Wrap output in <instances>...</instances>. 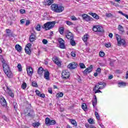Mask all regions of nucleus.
Segmentation results:
<instances>
[{
    "label": "nucleus",
    "mask_w": 128,
    "mask_h": 128,
    "mask_svg": "<svg viewBox=\"0 0 128 128\" xmlns=\"http://www.w3.org/2000/svg\"><path fill=\"white\" fill-rule=\"evenodd\" d=\"M71 56L73 58H76V53L74 52H71Z\"/></svg>",
    "instance_id": "52"
},
{
    "label": "nucleus",
    "mask_w": 128,
    "mask_h": 128,
    "mask_svg": "<svg viewBox=\"0 0 128 128\" xmlns=\"http://www.w3.org/2000/svg\"><path fill=\"white\" fill-rule=\"evenodd\" d=\"M36 94H37V96H40V92L38 91V90H36Z\"/></svg>",
    "instance_id": "55"
},
{
    "label": "nucleus",
    "mask_w": 128,
    "mask_h": 128,
    "mask_svg": "<svg viewBox=\"0 0 128 128\" xmlns=\"http://www.w3.org/2000/svg\"><path fill=\"white\" fill-rule=\"evenodd\" d=\"M17 68H18V72L22 71V65L20 64H18Z\"/></svg>",
    "instance_id": "37"
},
{
    "label": "nucleus",
    "mask_w": 128,
    "mask_h": 128,
    "mask_svg": "<svg viewBox=\"0 0 128 128\" xmlns=\"http://www.w3.org/2000/svg\"><path fill=\"white\" fill-rule=\"evenodd\" d=\"M30 46H32V44H28L26 46V48H30Z\"/></svg>",
    "instance_id": "62"
},
{
    "label": "nucleus",
    "mask_w": 128,
    "mask_h": 128,
    "mask_svg": "<svg viewBox=\"0 0 128 128\" xmlns=\"http://www.w3.org/2000/svg\"><path fill=\"white\" fill-rule=\"evenodd\" d=\"M80 68H86V66L84 65V63H80Z\"/></svg>",
    "instance_id": "45"
},
{
    "label": "nucleus",
    "mask_w": 128,
    "mask_h": 128,
    "mask_svg": "<svg viewBox=\"0 0 128 128\" xmlns=\"http://www.w3.org/2000/svg\"><path fill=\"white\" fill-rule=\"evenodd\" d=\"M0 104L4 108H6L8 104H6V100L4 99L2 96H0Z\"/></svg>",
    "instance_id": "7"
},
{
    "label": "nucleus",
    "mask_w": 128,
    "mask_h": 128,
    "mask_svg": "<svg viewBox=\"0 0 128 128\" xmlns=\"http://www.w3.org/2000/svg\"><path fill=\"white\" fill-rule=\"evenodd\" d=\"M96 72L98 74H100V72H102V69L100 68H98L96 70Z\"/></svg>",
    "instance_id": "53"
},
{
    "label": "nucleus",
    "mask_w": 128,
    "mask_h": 128,
    "mask_svg": "<svg viewBox=\"0 0 128 128\" xmlns=\"http://www.w3.org/2000/svg\"><path fill=\"white\" fill-rule=\"evenodd\" d=\"M26 70L28 76H32V74H34L32 68L29 66L26 68Z\"/></svg>",
    "instance_id": "15"
},
{
    "label": "nucleus",
    "mask_w": 128,
    "mask_h": 128,
    "mask_svg": "<svg viewBox=\"0 0 128 128\" xmlns=\"http://www.w3.org/2000/svg\"><path fill=\"white\" fill-rule=\"evenodd\" d=\"M2 66L4 72H8L10 70V66L8 64H2Z\"/></svg>",
    "instance_id": "18"
},
{
    "label": "nucleus",
    "mask_w": 128,
    "mask_h": 128,
    "mask_svg": "<svg viewBox=\"0 0 128 128\" xmlns=\"http://www.w3.org/2000/svg\"><path fill=\"white\" fill-rule=\"evenodd\" d=\"M93 31L95 32H104L102 26L98 25L93 26Z\"/></svg>",
    "instance_id": "4"
},
{
    "label": "nucleus",
    "mask_w": 128,
    "mask_h": 128,
    "mask_svg": "<svg viewBox=\"0 0 128 128\" xmlns=\"http://www.w3.org/2000/svg\"><path fill=\"white\" fill-rule=\"evenodd\" d=\"M56 122L54 120H50V126H54Z\"/></svg>",
    "instance_id": "39"
},
{
    "label": "nucleus",
    "mask_w": 128,
    "mask_h": 128,
    "mask_svg": "<svg viewBox=\"0 0 128 128\" xmlns=\"http://www.w3.org/2000/svg\"><path fill=\"white\" fill-rule=\"evenodd\" d=\"M56 98H62L64 96V93H58L56 95Z\"/></svg>",
    "instance_id": "33"
},
{
    "label": "nucleus",
    "mask_w": 128,
    "mask_h": 128,
    "mask_svg": "<svg viewBox=\"0 0 128 128\" xmlns=\"http://www.w3.org/2000/svg\"><path fill=\"white\" fill-rule=\"evenodd\" d=\"M32 126H34V128H36V126H40V123L36 122L35 123H33L32 124Z\"/></svg>",
    "instance_id": "43"
},
{
    "label": "nucleus",
    "mask_w": 128,
    "mask_h": 128,
    "mask_svg": "<svg viewBox=\"0 0 128 128\" xmlns=\"http://www.w3.org/2000/svg\"><path fill=\"white\" fill-rule=\"evenodd\" d=\"M27 110L28 112H26V116H30V118H34V110L32 109H28Z\"/></svg>",
    "instance_id": "9"
},
{
    "label": "nucleus",
    "mask_w": 128,
    "mask_h": 128,
    "mask_svg": "<svg viewBox=\"0 0 128 128\" xmlns=\"http://www.w3.org/2000/svg\"><path fill=\"white\" fill-rule=\"evenodd\" d=\"M82 110H86V108H87L86 104L84 103L82 105Z\"/></svg>",
    "instance_id": "40"
},
{
    "label": "nucleus",
    "mask_w": 128,
    "mask_h": 128,
    "mask_svg": "<svg viewBox=\"0 0 128 128\" xmlns=\"http://www.w3.org/2000/svg\"><path fill=\"white\" fill-rule=\"evenodd\" d=\"M6 94L10 96H11V98H14V92H12V90L8 88V86H6Z\"/></svg>",
    "instance_id": "10"
},
{
    "label": "nucleus",
    "mask_w": 128,
    "mask_h": 128,
    "mask_svg": "<svg viewBox=\"0 0 128 128\" xmlns=\"http://www.w3.org/2000/svg\"><path fill=\"white\" fill-rule=\"evenodd\" d=\"M13 106H14V108L15 110H16V108H18V106L16 105V102H14L13 103Z\"/></svg>",
    "instance_id": "54"
},
{
    "label": "nucleus",
    "mask_w": 128,
    "mask_h": 128,
    "mask_svg": "<svg viewBox=\"0 0 128 128\" xmlns=\"http://www.w3.org/2000/svg\"><path fill=\"white\" fill-rule=\"evenodd\" d=\"M50 8L52 10H53V12H64V6H58V5L56 4H52Z\"/></svg>",
    "instance_id": "2"
},
{
    "label": "nucleus",
    "mask_w": 128,
    "mask_h": 128,
    "mask_svg": "<svg viewBox=\"0 0 128 128\" xmlns=\"http://www.w3.org/2000/svg\"><path fill=\"white\" fill-rule=\"evenodd\" d=\"M100 56L102 58H103V56H104V52H100L99 53Z\"/></svg>",
    "instance_id": "49"
},
{
    "label": "nucleus",
    "mask_w": 128,
    "mask_h": 128,
    "mask_svg": "<svg viewBox=\"0 0 128 128\" xmlns=\"http://www.w3.org/2000/svg\"><path fill=\"white\" fill-rule=\"evenodd\" d=\"M56 23V21L46 22L42 26V28L46 30H52V28H54Z\"/></svg>",
    "instance_id": "1"
},
{
    "label": "nucleus",
    "mask_w": 128,
    "mask_h": 128,
    "mask_svg": "<svg viewBox=\"0 0 128 128\" xmlns=\"http://www.w3.org/2000/svg\"><path fill=\"white\" fill-rule=\"evenodd\" d=\"M44 72L45 71L42 67H40L38 68L37 72L39 75V76H44Z\"/></svg>",
    "instance_id": "13"
},
{
    "label": "nucleus",
    "mask_w": 128,
    "mask_h": 128,
    "mask_svg": "<svg viewBox=\"0 0 128 128\" xmlns=\"http://www.w3.org/2000/svg\"><path fill=\"white\" fill-rule=\"evenodd\" d=\"M78 64L76 62H72L68 65V68L70 70H74V68H76Z\"/></svg>",
    "instance_id": "11"
},
{
    "label": "nucleus",
    "mask_w": 128,
    "mask_h": 128,
    "mask_svg": "<svg viewBox=\"0 0 128 128\" xmlns=\"http://www.w3.org/2000/svg\"><path fill=\"white\" fill-rule=\"evenodd\" d=\"M88 122H89V124H94V120H92V118H90L88 120Z\"/></svg>",
    "instance_id": "44"
},
{
    "label": "nucleus",
    "mask_w": 128,
    "mask_h": 128,
    "mask_svg": "<svg viewBox=\"0 0 128 128\" xmlns=\"http://www.w3.org/2000/svg\"><path fill=\"white\" fill-rule=\"evenodd\" d=\"M58 32L60 34H64V27H60L58 28Z\"/></svg>",
    "instance_id": "26"
},
{
    "label": "nucleus",
    "mask_w": 128,
    "mask_h": 128,
    "mask_svg": "<svg viewBox=\"0 0 128 128\" xmlns=\"http://www.w3.org/2000/svg\"><path fill=\"white\" fill-rule=\"evenodd\" d=\"M71 20H76V16H72L70 18Z\"/></svg>",
    "instance_id": "58"
},
{
    "label": "nucleus",
    "mask_w": 128,
    "mask_h": 128,
    "mask_svg": "<svg viewBox=\"0 0 128 128\" xmlns=\"http://www.w3.org/2000/svg\"><path fill=\"white\" fill-rule=\"evenodd\" d=\"M45 124L46 126H50V119L48 118H46L45 119Z\"/></svg>",
    "instance_id": "25"
},
{
    "label": "nucleus",
    "mask_w": 128,
    "mask_h": 128,
    "mask_svg": "<svg viewBox=\"0 0 128 128\" xmlns=\"http://www.w3.org/2000/svg\"><path fill=\"white\" fill-rule=\"evenodd\" d=\"M66 36L68 40H74V35L71 32H67L66 34Z\"/></svg>",
    "instance_id": "12"
},
{
    "label": "nucleus",
    "mask_w": 128,
    "mask_h": 128,
    "mask_svg": "<svg viewBox=\"0 0 128 128\" xmlns=\"http://www.w3.org/2000/svg\"><path fill=\"white\" fill-rule=\"evenodd\" d=\"M82 16L83 20L86 22H92V18L86 14H83L82 15Z\"/></svg>",
    "instance_id": "8"
},
{
    "label": "nucleus",
    "mask_w": 128,
    "mask_h": 128,
    "mask_svg": "<svg viewBox=\"0 0 128 128\" xmlns=\"http://www.w3.org/2000/svg\"><path fill=\"white\" fill-rule=\"evenodd\" d=\"M22 88L23 90H26V83L24 82L22 85Z\"/></svg>",
    "instance_id": "42"
},
{
    "label": "nucleus",
    "mask_w": 128,
    "mask_h": 128,
    "mask_svg": "<svg viewBox=\"0 0 128 128\" xmlns=\"http://www.w3.org/2000/svg\"><path fill=\"white\" fill-rule=\"evenodd\" d=\"M52 60L55 64H57L58 62H60L58 60V58L56 56L53 57L52 58Z\"/></svg>",
    "instance_id": "29"
},
{
    "label": "nucleus",
    "mask_w": 128,
    "mask_h": 128,
    "mask_svg": "<svg viewBox=\"0 0 128 128\" xmlns=\"http://www.w3.org/2000/svg\"><path fill=\"white\" fill-rule=\"evenodd\" d=\"M7 76L9 78H12V73L10 70H8L7 72H4Z\"/></svg>",
    "instance_id": "23"
},
{
    "label": "nucleus",
    "mask_w": 128,
    "mask_h": 128,
    "mask_svg": "<svg viewBox=\"0 0 128 128\" xmlns=\"http://www.w3.org/2000/svg\"><path fill=\"white\" fill-rule=\"evenodd\" d=\"M46 4H47L48 6H50L52 4V2L50 0H46L45 2Z\"/></svg>",
    "instance_id": "34"
},
{
    "label": "nucleus",
    "mask_w": 128,
    "mask_h": 128,
    "mask_svg": "<svg viewBox=\"0 0 128 128\" xmlns=\"http://www.w3.org/2000/svg\"><path fill=\"white\" fill-rule=\"evenodd\" d=\"M24 20H26L24 19L21 20H20V24H24Z\"/></svg>",
    "instance_id": "63"
},
{
    "label": "nucleus",
    "mask_w": 128,
    "mask_h": 128,
    "mask_svg": "<svg viewBox=\"0 0 128 128\" xmlns=\"http://www.w3.org/2000/svg\"><path fill=\"white\" fill-rule=\"evenodd\" d=\"M20 12L22 14H24L26 13V10H24V9H21V10H20Z\"/></svg>",
    "instance_id": "56"
},
{
    "label": "nucleus",
    "mask_w": 128,
    "mask_h": 128,
    "mask_svg": "<svg viewBox=\"0 0 128 128\" xmlns=\"http://www.w3.org/2000/svg\"><path fill=\"white\" fill-rule=\"evenodd\" d=\"M42 44H48V40L46 39H43L42 40Z\"/></svg>",
    "instance_id": "50"
},
{
    "label": "nucleus",
    "mask_w": 128,
    "mask_h": 128,
    "mask_svg": "<svg viewBox=\"0 0 128 128\" xmlns=\"http://www.w3.org/2000/svg\"><path fill=\"white\" fill-rule=\"evenodd\" d=\"M118 84L119 88H120V86H126V84L124 82H120Z\"/></svg>",
    "instance_id": "31"
},
{
    "label": "nucleus",
    "mask_w": 128,
    "mask_h": 128,
    "mask_svg": "<svg viewBox=\"0 0 128 128\" xmlns=\"http://www.w3.org/2000/svg\"><path fill=\"white\" fill-rule=\"evenodd\" d=\"M56 64L58 66H62V62L60 61H59V62H58V63H56Z\"/></svg>",
    "instance_id": "57"
},
{
    "label": "nucleus",
    "mask_w": 128,
    "mask_h": 128,
    "mask_svg": "<svg viewBox=\"0 0 128 128\" xmlns=\"http://www.w3.org/2000/svg\"><path fill=\"white\" fill-rule=\"evenodd\" d=\"M106 16L107 18H110V16H112V14L111 13H106Z\"/></svg>",
    "instance_id": "46"
},
{
    "label": "nucleus",
    "mask_w": 128,
    "mask_h": 128,
    "mask_svg": "<svg viewBox=\"0 0 128 128\" xmlns=\"http://www.w3.org/2000/svg\"><path fill=\"white\" fill-rule=\"evenodd\" d=\"M93 68L94 67L92 66V65H90V67L87 68L88 73L91 72H92Z\"/></svg>",
    "instance_id": "35"
},
{
    "label": "nucleus",
    "mask_w": 128,
    "mask_h": 128,
    "mask_svg": "<svg viewBox=\"0 0 128 128\" xmlns=\"http://www.w3.org/2000/svg\"><path fill=\"white\" fill-rule=\"evenodd\" d=\"M92 106L94 108L96 106V104H98V100H96V95H94V100L92 101Z\"/></svg>",
    "instance_id": "22"
},
{
    "label": "nucleus",
    "mask_w": 128,
    "mask_h": 128,
    "mask_svg": "<svg viewBox=\"0 0 128 128\" xmlns=\"http://www.w3.org/2000/svg\"><path fill=\"white\" fill-rule=\"evenodd\" d=\"M116 40L118 41V46H120V44H123L124 46L126 44V40L124 39L120 38V36L118 34L116 35Z\"/></svg>",
    "instance_id": "5"
},
{
    "label": "nucleus",
    "mask_w": 128,
    "mask_h": 128,
    "mask_svg": "<svg viewBox=\"0 0 128 128\" xmlns=\"http://www.w3.org/2000/svg\"><path fill=\"white\" fill-rule=\"evenodd\" d=\"M88 34H86L82 38V40L84 42H88Z\"/></svg>",
    "instance_id": "24"
},
{
    "label": "nucleus",
    "mask_w": 128,
    "mask_h": 128,
    "mask_svg": "<svg viewBox=\"0 0 128 128\" xmlns=\"http://www.w3.org/2000/svg\"><path fill=\"white\" fill-rule=\"evenodd\" d=\"M1 62L3 63V64H6V60H4V58H2Z\"/></svg>",
    "instance_id": "61"
},
{
    "label": "nucleus",
    "mask_w": 128,
    "mask_h": 128,
    "mask_svg": "<svg viewBox=\"0 0 128 128\" xmlns=\"http://www.w3.org/2000/svg\"><path fill=\"white\" fill-rule=\"evenodd\" d=\"M66 24L68 26H72V22L70 21H66Z\"/></svg>",
    "instance_id": "51"
},
{
    "label": "nucleus",
    "mask_w": 128,
    "mask_h": 128,
    "mask_svg": "<svg viewBox=\"0 0 128 128\" xmlns=\"http://www.w3.org/2000/svg\"><path fill=\"white\" fill-rule=\"evenodd\" d=\"M105 46L106 48H110V46H112V44L110 42L106 43L105 44Z\"/></svg>",
    "instance_id": "47"
},
{
    "label": "nucleus",
    "mask_w": 128,
    "mask_h": 128,
    "mask_svg": "<svg viewBox=\"0 0 128 128\" xmlns=\"http://www.w3.org/2000/svg\"><path fill=\"white\" fill-rule=\"evenodd\" d=\"M2 120H5V122H10V118L6 117L5 115L2 116Z\"/></svg>",
    "instance_id": "30"
},
{
    "label": "nucleus",
    "mask_w": 128,
    "mask_h": 128,
    "mask_svg": "<svg viewBox=\"0 0 128 128\" xmlns=\"http://www.w3.org/2000/svg\"><path fill=\"white\" fill-rule=\"evenodd\" d=\"M52 60L55 64H57L58 62H60L58 60V58L56 56L53 57L52 58Z\"/></svg>",
    "instance_id": "28"
},
{
    "label": "nucleus",
    "mask_w": 128,
    "mask_h": 128,
    "mask_svg": "<svg viewBox=\"0 0 128 128\" xmlns=\"http://www.w3.org/2000/svg\"><path fill=\"white\" fill-rule=\"evenodd\" d=\"M70 122L74 126H78V124H76V120H71Z\"/></svg>",
    "instance_id": "32"
},
{
    "label": "nucleus",
    "mask_w": 128,
    "mask_h": 128,
    "mask_svg": "<svg viewBox=\"0 0 128 128\" xmlns=\"http://www.w3.org/2000/svg\"><path fill=\"white\" fill-rule=\"evenodd\" d=\"M95 90V94H98V92H102V91L100 90V89L98 88L97 90Z\"/></svg>",
    "instance_id": "64"
},
{
    "label": "nucleus",
    "mask_w": 128,
    "mask_h": 128,
    "mask_svg": "<svg viewBox=\"0 0 128 128\" xmlns=\"http://www.w3.org/2000/svg\"><path fill=\"white\" fill-rule=\"evenodd\" d=\"M15 48H16V50H17L19 52H22V46H20V44H17L16 45Z\"/></svg>",
    "instance_id": "21"
},
{
    "label": "nucleus",
    "mask_w": 128,
    "mask_h": 128,
    "mask_svg": "<svg viewBox=\"0 0 128 128\" xmlns=\"http://www.w3.org/2000/svg\"><path fill=\"white\" fill-rule=\"evenodd\" d=\"M36 34L33 33H32L31 35L30 36V42H34V40H36Z\"/></svg>",
    "instance_id": "17"
},
{
    "label": "nucleus",
    "mask_w": 128,
    "mask_h": 128,
    "mask_svg": "<svg viewBox=\"0 0 128 128\" xmlns=\"http://www.w3.org/2000/svg\"><path fill=\"white\" fill-rule=\"evenodd\" d=\"M118 30H119L120 34H122L124 33V27L121 25L118 26Z\"/></svg>",
    "instance_id": "19"
},
{
    "label": "nucleus",
    "mask_w": 128,
    "mask_h": 128,
    "mask_svg": "<svg viewBox=\"0 0 128 128\" xmlns=\"http://www.w3.org/2000/svg\"><path fill=\"white\" fill-rule=\"evenodd\" d=\"M88 69H87V68L83 72V73L84 74H88Z\"/></svg>",
    "instance_id": "59"
},
{
    "label": "nucleus",
    "mask_w": 128,
    "mask_h": 128,
    "mask_svg": "<svg viewBox=\"0 0 128 128\" xmlns=\"http://www.w3.org/2000/svg\"><path fill=\"white\" fill-rule=\"evenodd\" d=\"M6 34H10V32H12V31L10 29H6Z\"/></svg>",
    "instance_id": "60"
},
{
    "label": "nucleus",
    "mask_w": 128,
    "mask_h": 128,
    "mask_svg": "<svg viewBox=\"0 0 128 128\" xmlns=\"http://www.w3.org/2000/svg\"><path fill=\"white\" fill-rule=\"evenodd\" d=\"M62 75L64 80H66V78H70V72H68V70H64L62 72Z\"/></svg>",
    "instance_id": "6"
},
{
    "label": "nucleus",
    "mask_w": 128,
    "mask_h": 128,
    "mask_svg": "<svg viewBox=\"0 0 128 128\" xmlns=\"http://www.w3.org/2000/svg\"><path fill=\"white\" fill-rule=\"evenodd\" d=\"M25 52L28 54H32V51H30V48H25Z\"/></svg>",
    "instance_id": "27"
},
{
    "label": "nucleus",
    "mask_w": 128,
    "mask_h": 128,
    "mask_svg": "<svg viewBox=\"0 0 128 128\" xmlns=\"http://www.w3.org/2000/svg\"><path fill=\"white\" fill-rule=\"evenodd\" d=\"M58 42L60 44V48H66V46H64V40H62V38H60L58 40Z\"/></svg>",
    "instance_id": "14"
},
{
    "label": "nucleus",
    "mask_w": 128,
    "mask_h": 128,
    "mask_svg": "<svg viewBox=\"0 0 128 128\" xmlns=\"http://www.w3.org/2000/svg\"><path fill=\"white\" fill-rule=\"evenodd\" d=\"M106 86V82H99L93 88V90H96V88H98V90H102V88H104Z\"/></svg>",
    "instance_id": "3"
},
{
    "label": "nucleus",
    "mask_w": 128,
    "mask_h": 128,
    "mask_svg": "<svg viewBox=\"0 0 128 128\" xmlns=\"http://www.w3.org/2000/svg\"><path fill=\"white\" fill-rule=\"evenodd\" d=\"M90 16H92L94 18H96V20H98L100 18V16H98V15L96 13H92L90 12Z\"/></svg>",
    "instance_id": "20"
},
{
    "label": "nucleus",
    "mask_w": 128,
    "mask_h": 128,
    "mask_svg": "<svg viewBox=\"0 0 128 128\" xmlns=\"http://www.w3.org/2000/svg\"><path fill=\"white\" fill-rule=\"evenodd\" d=\"M94 114L98 120H100V115H98V113L96 112H95Z\"/></svg>",
    "instance_id": "41"
},
{
    "label": "nucleus",
    "mask_w": 128,
    "mask_h": 128,
    "mask_svg": "<svg viewBox=\"0 0 128 128\" xmlns=\"http://www.w3.org/2000/svg\"><path fill=\"white\" fill-rule=\"evenodd\" d=\"M35 30H38V32H40V24H38L35 28Z\"/></svg>",
    "instance_id": "38"
},
{
    "label": "nucleus",
    "mask_w": 128,
    "mask_h": 128,
    "mask_svg": "<svg viewBox=\"0 0 128 128\" xmlns=\"http://www.w3.org/2000/svg\"><path fill=\"white\" fill-rule=\"evenodd\" d=\"M44 78L45 80H50V72L48 70L44 71Z\"/></svg>",
    "instance_id": "16"
},
{
    "label": "nucleus",
    "mask_w": 128,
    "mask_h": 128,
    "mask_svg": "<svg viewBox=\"0 0 128 128\" xmlns=\"http://www.w3.org/2000/svg\"><path fill=\"white\" fill-rule=\"evenodd\" d=\"M70 44L72 45V46H76V42L74 39L70 40Z\"/></svg>",
    "instance_id": "36"
},
{
    "label": "nucleus",
    "mask_w": 128,
    "mask_h": 128,
    "mask_svg": "<svg viewBox=\"0 0 128 128\" xmlns=\"http://www.w3.org/2000/svg\"><path fill=\"white\" fill-rule=\"evenodd\" d=\"M32 86L36 88L38 86V84L36 82H32Z\"/></svg>",
    "instance_id": "48"
}]
</instances>
